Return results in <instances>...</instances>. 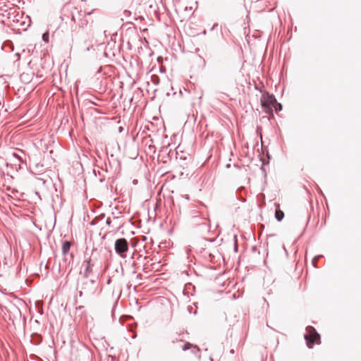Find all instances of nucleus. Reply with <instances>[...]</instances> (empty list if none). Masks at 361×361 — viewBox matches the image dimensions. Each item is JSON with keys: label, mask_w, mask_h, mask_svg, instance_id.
Returning a JSON list of instances; mask_svg holds the SVG:
<instances>
[{"label": "nucleus", "mask_w": 361, "mask_h": 361, "mask_svg": "<svg viewBox=\"0 0 361 361\" xmlns=\"http://www.w3.org/2000/svg\"><path fill=\"white\" fill-rule=\"evenodd\" d=\"M307 334L305 336V338L307 342V346L311 348L313 347L314 343H320V335L317 332L315 329L312 326H307L306 328Z\"/></svg>", "instance_id": "obj_2"}, {"label": "nucleus", "mask_w": 361, "mask_h": 361, "mask_svg": "<svg viewBox=\"0 0 361 361\" xmlns=\"http://www.w3.org/2000/svg\"><path fill=\"white\" fill-rule=\"evenodd\" d=\"M42 39L45 42H49V35L48 32L43 34Z\"/></svg>", "instance_id": "obj_7"}, {"label": "nucleus", "mask_w": 361, "mask_h": 361, "mask_svg": "<svg viewBox=\"0 0 361 361\" xmlns=\"http://www.w3.org/2000/svg\"><path fill=\"white\" fill-rule=\"evenodd\" d=\"M124 13H125L126 14H128V15H129V14L130 13V12L129 11H125V12H124Z\"/></svg>", "instance_id": "obj_9"}, {"label": "nucleus", "mask_w": 361, "mask_h": 361, "mask_svg": "<svg viewBox=\"0 0 361 361\" xmlns=\"http://www.w3.org/2000/svg\"><path fill=\"white\" fill-rule=\"evenodd\" d=\"M275 206L276 207V212H275V217L278 221H281L283 218L284 217V213L283 211H281L279 209V204H275Z\"/></svg>", "instance_id": "obj_4"}, {"label": "nucleus", "mask_w": 361, "mask_h": 361, "mask_svg": "<svg viewBox=\"0 0 361 361\" xmlns=\"http://www.w3.org/2000/svg\"><path fill=\"white\" fill-rule=\"evenodd\" d=\"M260 102L264 111L271 116H273L274 109L276 111H281L282 109L281 104L277 102L274 96L267 92L262 94Z\"/></svg>", "instance_id": "obj_1"}, {"label": "nucleus", "mask_w": 361, "mask_h": 361, "mask_svg": "<svg viewBox=\"0 0 361 361\" xmlns=\"http://www.w3.org/2000/svg\"><path fill=\"white\" fill-rule=\"evenodd\" d=\"M191 345H191V344H190V343H186V344H185V345H183V350H186L189 349V348L191 347Z\"/></svg>", "instance_id": "obj_8"}, {"label": "nucleus", "mask_w": 361, "mask_h": 361, "mask_svg": "<svg viewBox=\"0 0 361 361\" xmlns=\"http://www.w3.org/2000/svg\"><path fill=\"white\" fill-rule=\"evenodd\" d=\"M128 250V243L126 239L120 238L115 242V250L121 257H126L125 253Z\"/></svg>", "instance_id": "obj_3"}, {"label": "nucleus", "mask_w": 361, "mask_h": 361, "mask_svg": "<svg viewBox=\"0 0 361 361\" xmlns=\"http://www.w3.org/2000/svg\"><path fill=\"white\" fill-rule=\"evenodd\" d=\"M90 272H92V269H91V266H90V259H89L88 261H87V267H86V270H85V274L87 275Z\"/></svg>", "instance_id": "obj_6"}, {"label": "nucleus", "mask_w": 361, "mask_h": 361, "mask_svg": "<svg viewBox=\"0 0 361 361\" xmlns=\"http://www.w3.org/2000/svg\"><path fill=\"white\" fill-rule=\"evenodd\" d=\"M71 246V244L68 241H65L63 243L62 252H63V255H66L68 252V251L70 250Z\"/></svg>", "instance_id": "obj_5"}]
</instances>
